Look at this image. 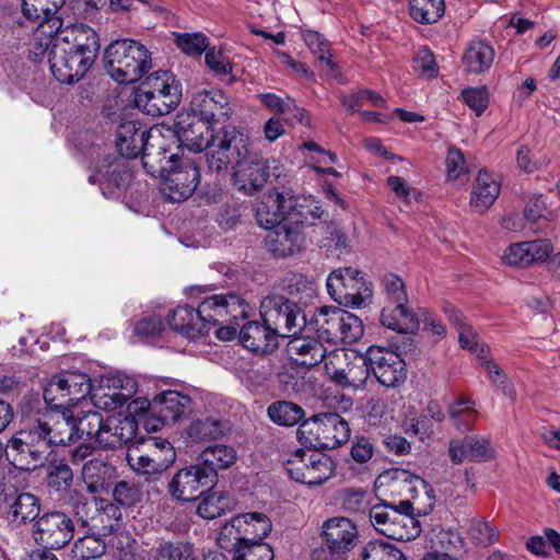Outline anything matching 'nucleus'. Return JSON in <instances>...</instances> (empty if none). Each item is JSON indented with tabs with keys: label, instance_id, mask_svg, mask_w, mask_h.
<instances>
[{
	"label": "nucleus",
	"instance_id": "nucleus-51",
	"mask_svg": "<svg viewBox=\"0 0 560 560\" xmlns=\"http://www.w3.org/2000/svg\"><path fill=\"white\" fill-rule=\"evenodd\" d=\"M126 460L130 468L138 475L159 476L160 472L155 471V466L151 463V457L148 451L143 447L141 441L128 447Z\"/></svg>",
	"mask_w": 560,
	"mask_h": 560
},
{
	"label": "nucleus",
	"instance_id": "nucleus-35",
	"mask_svg": "<svg viewBox=\"0 0 560 560\" xmlns=\"http://www.w3.org/2000/svg\"><path fill=\"white\" fill-rule=\"evenodd\" d=\"M228 422L214 417L196 419L186 428V435L194 443H203L222 438L229 431Z\"/></svg>",
	"mask_w": 560,
	"mask_h": 560
},
{
	"label": "nucleus",
	"instance_id": "nucleus-21",
	"mask_svg": "<svg viewBox=\"0 0 560 560\" xmlns=\"http://www.w3.org/2000/svg\"><path fill=\"white\" fill-rule=\"evenodd\" d=\"M268 229L270 232L266 237V246L276 257L293 256L304 247L305 236L299 226L279 221Z\"/></svg>",
	"mask_w": 560,
	"mask_h": 560
},
{
	"label": "nucleus",
	"instance_id": "nucleus-33",
	"mask_svg": "<svg viewBox=\"0 0 560 560\" xmlns=\"http://www.w3.org/2000/svg\"><path fill=\"white\" fill-rule=\"evenodd\" d=\"M198 465L208 472L211 469L213 474V482L218 479V469H226L232 466L236 460V452L232 446L224 444H214L206 447L199 454Z\"/></svg>",
	"mask_w": 560,
	"mask_h": 560
},
{
	"label": "nucleus",
	"instance_id": "nucleus-1",
	"mask_svg": "<svg viewBox=\"0 0 560 560\" xmlns=\"http://www.w3.org/2000/svg\"><path fill=\"white\" fill-rule=\"evenodd\" d=\"M98 50V36L92 27L73 24L59 30L48 54L52 75L65 84L80 81L95 62Z\"/></svg>",
	"mask_w": 560,
	"mask_h": 560
},
{
	"label": "nucleus",
	"instance_id": "nucleus-20",
	"mask_svg": "<svg viewBox=\"0 0 560 560\" xmlns=\"http://www.w3.org/2000/svg\"><path fill=\"white\" fill-rule=\"evenodd\" d=\"M135 390L136 383L130 377L108 374L101 377L97 386L93 385L91 399L97 407L115 410L122 407Z\"/></svg>",
	"mask_w": 560,
	"mask_h": 560
},
{
	"label": "nucleus",
	"instance_id": "nucleus-3",
	"mask_svg": "<svg viewBox=\"0 0 560 560\" xmlns=\"http://www.w3.org/2000/svg\"><path fill=\"white\" fill-rule=\"evenodd\" d=\"M325 210L318 200L299 197L289 191L269 194L267 202L262 201L256 210L259 225L269 228L279 221H288L302 231L304 226L314 225Z\"/></svg>",
	"mask_w": 560,
	"mask_h": 560
},
{
	"label": "nucleus",
	"instance_id": "nucleus-6",
	"mask_svg": "<svg viewBox=\"0 0 560 560\" xmlns=\"http://www.w3.org/2000/svg\"><path fill=\"white\" fill-rule=\"evenodd\" d=\"M182 98V88L170 71H155L138 86L136 106L151 116H163L174 110Z\"/></svg>",
	"mask_w": 560,
	"mask_h": 560
},
{
	"label": "nucleus",
	"instance_id": "nucleus-2",
	"mask_svg": "<svg viewBox=\"0 0 560 560\" xmlns=\"http://www.w3.org/2000/svg\"><path fill=\"white\" fill-rule=\"evenodd\" d=\"M229 148L226 141L221 142V149L211 160V172L220 173L233 166L232 180L237 190L245 195H254L261 190L271 176V162L250 150V140L243 132L232 136ZM275 164L276 161H272Z\"/></svg>",
	"mask_w": 560,
	"mask_h": 560
},
{
	"label": "nucleus",
	"instance_id": "nucleus-11",
	"mask_svg": "<svg viewBox=\"0 0 560 560\" xmlns=\"http://www.w3.org/2000/svg\"><path fill=\"white\" fill-rule=\"evenodd\" d=\"M329 295L340 305L361 307L372 296V283L353 267L332 270L326 281Z\"/></svg>",
	"mask_w": 560,
	"mask_h": 560
},
{
	"label": "nucleus",
	"instance_id": "nucleus-45",
	"mask_svg": "<svg viewBox=\"0 0 560 560\" xmlns=\"http://www.w3.org/2000/svg\"><path fill=\"white\" fill-rule=\"evenodd\" d=\"M233 560H273V551L262 541L249 542L247 537L236 538Z\"/></svg>",
	"mask_w": 560,
	"mask_h": 560
},
{
	"label": "nucleus",
	"instance_id": "nucleus-12",
	"mask_svg": "<svg viewBox=\"0 0 560 560\" xmlns=\"http://www.w3.org/2000/svg\"><path fill=\"white\" fill-rule=\"evenodd\" d=\"M260 315L281 338L300 334L306 325L303 310L283 295L264 298L260 303Z\"/></svg>",
	"mask_w": 560,
	"mask_h": 560
},
{
	"label": "nucleus",
	"instance_id": "nucleus-31",
	"mask_svg": "<svg viewBox=\"0 0 560 560\" xmlns=\"http://www.w3.org/2000/svg\"><path fill=\"white\" fill-rule=\"evenodd\" d=\"M501 191L498 179L485 170H480L474 185L470 203L478 211L489 209Z\"/></svg>",
	"mask_w": 560,
	"mask_h": 560
},
{
	"label": "nucleus",
	"instance_id": "nucleus-28",
	"mask_svg": "<svg viewBox=\"0 0 560 560\" xmlns=\"http://www.w3.org/2000/svg\"><path fill=\"white\" fill-rule=\"evenodd\" d=\"M137 432V423L130 417H108L101 433L100 446L117 448L130 442Z\"/></svg>",
	"mask_w": 560,
	"mask_h": 560
},
{
	"label": "nucleus",
	"instance_id": "nucleus-9",
	"mask_svg": "<svg viewBox=\"0 0 560 560\" xmlns=\"http://www.w3.org/2000/svg\"><path fill=\"white\" fill-rule=\"evenodd\" d=\"M50 454L42 421L19 430L7 443L5 455L16 469L32 470Z\"/></svg>",
	"mask_w": 560,
	"mask_h": 560
},
{
	"label": "nucleus",
	"instance_id": "nucleus-7",
	"mask_svg": "<svg viewBox=\"0 0 560 560\" xmlns=\"http://www.w3.org/2000/svg\"><path fill=\"white\" fill-rule=\"evenodd\" d=\"M370 521L382 535L399 541H409L421 533L420 522L412 515V504L402 500L398 505L382 502L370 509Z\"/></svg>",
	"mask_w": 560,
	"mask_h": 560
},
{
	"label": "nucleus",
	"instance_id": "nucleus-17",
	"mask_svg": "<svg viewBox=\"0 0 560 560\" xmlns=\"http://www.w3.org/2000/svg\"><path fill=\"white\" fill-rule=\"evenodd\" d=\"M189 112L213 128H220L229 126L232 107L229 96L222 90H203L194 94Z\"/></svg>",
	"mask_w": 560,
	"mask_h": 560
},
{
	"label": "nucleus",
	"instance_id": "nucleus-59",
	"mask_svg": "<svg viewBox=\"0 0 560 560\" xmlns=\"http://www.w3.org/2000/svg\"><path fill=\"white\" fill-rule=\"evenodd\" d=\"M382 288L385 294V304L408 302L405 281L396 273H386L382 278Z\"/></svg>",
	"mask_w": 560,
	"mask_h": 560
},
{
	"label": "nucleus",
	"instance_id": "nucleus-42",
	"mask_svg": "<svg viewBox=\"0 0 560 560\" xmlns=\"http://www.w3.org/2000/svg\"><path fill=\"white\" fill-rule=\"evenodd\" d=\"M302 38L318 61L324 63L330 73L336 74L338 67L332 60L330 43L324 35L313 30H306L303 31Z\"/></svg>",
	"mask_w": 560,
	"mask_h": 560
},
{
	"label": "nucleus",
	"instance_id": "nucleus-18",
	"mask_svg": "<svg viewBox=\"0 0 560 560\" xmlns=\"http://www.w3.org/2000/svg\"><path fill=\"white\" fill-rule=\"evenodd\" d=\"M248 304L237 294H215L206 298L198 306L197 312L201 323L205 324V334L208 331L207 325H217L228 316L233 319L245 317Z\"/></svg>",
	"mask_w": 560,
	"mask_h": 560
},
{
	"label": "nucleus",
	"instance_id": "nucleus-4",
	"mask_svg": "<svg viewBox=\"0 0 560 560\" xmlns=\"http://www.w3.org/2000/svg\"><path fill=\"white\" fill-rule=\"evenodd\" d=\"M174 131L180 145L189 151L203 152L207 150V165L210 171L211 160L221 149V142H230V148L233 140L232 136L241 132L234 126L213 128L212 125L207 124L190 112H182L176 115Z\"/></svg>",
	"mask_w": 560,
	"mask_h": 560
},
{
	"label": "nucleus",
	"instance_id": "nucleus-25",
	"mask_svg": "<svg viewBox=\"0 0 560 560\" xmlns=\"http://www.w3.org/2000/svg\"><path fill=\"white\" fill-rule=\"evenodd\" d=\"M491 442L488 438L466 435L463 440L453 439L448 444V455L453 464L464 460L486 462L492 458Z\"/></svg>",
	"mask_w": 560,
	"mask_h": 560
},
{
	"label": "nucleus",
	"instance_id": "nucleus-30",
	"mask_svg": "<svg viewBox=\"0 0 560 560\" xmlns=\"http://www.w3.org/2000/svg\"><path fill=\"white\" fill-rule=\"evenodd\" d=\"M2 510L10 523L21 525L32 522L38 516L40 504L34 494L22 492L10 500L7 508Z\"/></svg>",
	"mask_w": 560,
	"mask_h": 560
},
{
	"label": "nucleus",
	"instance_id": "nucleus-26",
	"mask_svg": "<svg viewBox=\"0 0 560 560\" xmlns=\"http://www.w3.org/2000/svg\"><path fill=\"white\" fill-rule=\"evenodd\" d=\"M149 130L135 120L119 124L116 131V148L120 155L135 159L148 145Z\"/></svg>",
	"mask_w": 560,
	"mask_h": 560
},
{
	"label": "nucleus",
	"instance_id": "nucleus-36",
	"mask_svg": "<svg viewBox=\"0 0 560 560\" xmlns=\"http://www.w3.org/2000/svg\"><path fill=\"white\" fill-rule=\"evenodd\" d=\"M447 412L453 427L462 433L471 431L478 418L476 402L465 396H459L452 402Z\"/></svg>",
	"mask_w": 560,
	"mask_h": 560
},
{
	"label": "nucleus",
	"instance_id": "nucleus-38",
	"mask_svg": "<svg viewBox=\"0 0 560 560\" xmlns=\"http://www.w3.org/2000/svg\"><path fill=\"white\" fill-rule=\"evenodd\" d=\"M232 527L240 529L242 525H245L244 533L246 535H253L249 542L261 541L269 535L272 529V525L267 515L258 512L245 513L235 516L231 521Z\"/></svg>",
	"mask_w": 560,
	"mask_h": 560
},
{
	"label": "nucleus",
	"instance_id": "nucleus-39",
	"mask_svg": "<svg viewBox=\"0 0 560 560\" xmlns=\"http://www.w3.org/2000/svg\"><path fill=\"white\" fill-rule=\"evenodd\" d=\"M42 427L45 429V439L50 452L52 446L70 444L75 434L72 416H66L65 412H62L60 419L55 420L52 423L42 421Z\"/></svg>",
	"mask_w": 560,
	"mask_h": 560
},
{
	"label": "nucleus",
	"instance_id": "nucleus-50",
	"mask_svg": "<svg viewBox=\"0 0 560 560\" xmlns=\"http://www.w3.org/2000/svg\"><path fill=\"white\" fill-rule=\"evenodd\" d=\"M43 397L50 409L66 410L73 407L66 386L61 382L60 374L51 377L44 388Z\"/></svg>",
	"mask_w": 560,
	"mask_h": 560
},
{
	"label": "nucleus",
	"instance_id": "nucleus-62",
	"mask_svg": "<svg viewBox=\"0 0 560 560\" xmlns=\"http://www.w3.org/2000/svg\"><path fill=\"white\" fill-rule=\"evenodd\" d=\"M141 490L130 481H119L113 490V498L115 502L121 506H132L141 500Z\"/></svg>",
	"mask_w": 560,
	"mask_h": 560
},
{
	"label": "nucleus",
	"instance_id": "nucleus-56",
	"mask_svg": "<svg viewBox=\"0 0 560 560\" xmlns=\"http://www.w3.org/2000/svg\"><path fill=\"white\" fill-rule=\"evenodd\" d=\"M154 560H196V556L191 545L167 541L156 548Z\"/></svg>",
	"mask_w": 560,
	"mask_h": 560
},
{
	"label": "nucleus",
	"instance_id": "nucleus-8",
	"mask_svg": "<svg viewBox=\"0 0 560 560\" xmlns=\"http://www.w3.org/2000/svg\"><path fill=\"white\" fill-rule=\"evenodd\" d=\"M350 432L348 422L340 415L324 412L302 421L296 434L306 447L334 450L349 440Z\"/></svg>",
	"mask_w": 560,
	"mask_h": 560
},
{
	"label": "nucleus",
	"instance_id": "nucleus-32",
	"mask_svg": "<svg viewBox=\"0 0 560 560\" xmlns=\"http://www.w3.org/2000/svg\"><path fill=\"white\" fill-rule=\"evenodd\" d=\"M494 49L485 40H471L463 56L465 69L475 74L489 70L494 61Z\"/></svg>",
	"mask_w": 560,
	"mask_h": 560
},
{
	"label": "nucleus",
	"instance_id": "nucleus-14",
	"mask_svg": "<svg viewBox=\"0 0 560 560\" xmlns=\"http://www.w3.org/2000/svg\"><path fill=\"white\" fill-rule=\"evenodd\" d=\"M74 534L72 520L60 511L42 515L33 525V537L45 549H60L67 546Z\"/></svg>",
	"mask_w": 560,
	"mask_h": 560
},
{
	"label": "nucleus",
	"instance_id": "nucleus-46",
	"mask_svg": "<svg viewBox=\"0 0 560 560\" xmlns=\"http://www.w3.org/2000/svg\"><path fill=\"white\" fill-rule=\"evenodd\" d=\"M75 435L78 438L95 439L100 444L101 433L104 431L105 420L102 413L94 410H86L73 421Z\"/></svg>",
	"mask_w": 560,
	"mask_h": 560
},
{
	"label": "nucleus",
	"instance_id": "nucleus-52",
	"mask_svg": "<svg viewBox=\"0 0 560 560\" xmlns=\"http://www.w3.org/2000/svg\"><path fill=\"white\" fill-rule=\"evenodd\" d=\"M362 560H407V558L395 545L384 540H372L364 546Z\"/></svg>",
	"mask_w": 560,
	"mask_h": 560
},
{
	"label": "nucleus",
	"instance_id": "nucleus-13",
	"mask_svg": "<svg viewBox=\"0 0 560 560\" xmlns=\"http://www.w3.org/2000/svg\"><path fill=\"white\" fill-rule=\"evenodd\" d=\"M365 362L372 376L387 388L402 385L408 375L407 364L395 351L384 347L371 346L365 351Z\"/></svg>",
	"mask_w": 560,
	"mask_h": 560
},
{
	"label": "nucleus",
	"instance_id": "nucleus-16",
	"mask_svg": "<svg viewBox=\"0 0 560 560\" xmlns=\"http://www.w3.org/2000/svg\"><path fill=\"white\" fill-rule=\"evenodd\" d=\"M207 471L198 464L178 470L168 482V492L177 501L197 500L214 485L212 470Z\"/></svg>",
	"mask_w": 560,
	"mask_h": 560
},
{
	"label": "nucleus",
	"instance_id": "nucleus-61",
	"mask_svg": "<svg viewBox=\"0 0 560 560\" xmlns=\"http://www.w3.org/2000/svg\"><path fill=\"white\" fill-rule=\"evenodd\" d=\"M462 98L476 116H481L489 104V92L486 86L467 88L462 91Z\"/></svg>",
	"mask_w": 560,
	"mask_h": 560
},
{
	"label": "nucleus",
	"instance_id": "nucleus-41",
	"mask_svg": "<svg viewBox=\"0 0 560 560\" xmlns=\"http://www.w3.org/2000/svg\"><path fill=\"white\" fill-rule=\"evenodd\" d=\"M269 419L282 427H293L301 423L305 412L301 406L288 400H278L267 408Z\"/></svg>",
	"mask_w": 560,
	"mask_h": 560
},
{
	"label": "nucleus",
	"instance_id": "nucleus-40",
	"mask_svg": "<svg viewBox=\"0 0 560 560\" xmlns=\"http://www.w3.org/2000/svg\"><path fill=\"white\" fill-rule=\"evenodd\" d=\"M341 311L339 307H323L315 314L316 331L319 340L330 345L338 342Z\"/></svg>",
	"mask_w": 560,
	"mask_h": 560
},
{
	"label": "nucleus",
	"instance_id": "nucleus-57",
	"mask_svg": "<svg viewBox=\"0 0 560 560\" xmlns=\"http://www.w3.org/2000/svg\"><path fill=\"white\" fill-rule=\"evenodd\" d=\"M338 342L353 343L363 336L362 320L354 314L342 310L340 314Z\"/></svg>",
	"mask_w": 560,
	"mask_h": 560
},
{
	"label": "nucleus",
	"instance_id": "nucleus-58",
	"mask_svg": "<svg viewBox=\"0 0 560 560\" xmlns=\"http://www.w3.org/2000/svg\"><path fill=\"white\" fill-rule=\"evenodd\" d=\"M177 47L188 56H201L209 47L202 33H174Z\"/></svg>",
	"mask_w": 560,
	"mask_h": 560
},
{
	"label": "nucleus",
	"instance_id": "nucleus-43",
	"mask_svg": "<svg viewBox=\"0 0 560 560\" xmlns=\"http://www.w3.org/2000/svg\"><path fill=\"white\" fill-rule=\"evenodd\" d=\"M444 12V0H409V14L418 23H436Z\"/></svg>",
	"mask_w": 560,
	"mask_h": 560
},
{
	"label": "nucleus",
	"instance_id": "nucleus-29",
	"mask_svg": "<svg viewBox=\"0 0 560 560\" xmlns=\"http://www.w3.org/2000/svg\"><path fill=\"white\" fill-rule=\"evenodd\" d=\"M170 328L188 339H195L205 334V324L201 323L197 310L188 305H179L167 316Z\"/></svg>",
	"mask_w": 560,
	"mask_h": 560
},
{
	"label": "nucleus",
	"instance_id": "nucleus-49",
	"mask_svg": "<svg viewBox=\"0 0 560 560\" xmlns=\"http://www.w3.org/2000/svg\"><path fill=\"white\" fill-rule=\"evenodd\" d=\"M327 375L337 384H342L346 377L347 365H349V354L342 348L327 349V354L323 360Z\"/></svg>",
	"mask_w": 560,
	"mask_h": 560
},
{
	"label": "nucleus",
	"instance_id": "nucleus-44",
	"mask_svg": "<svg viewBox=\"0 0 560 560\" xmlns=\"http://www.w3.org/2000/svg\"><path fill=\"white\" fill-rule=\"evenodd\" d=\"M60 377L63 386H66L67 394H69L72 406L84 400L88 395L92 396L93 385L88 374L67 371L60 373Z\"/></svg>",
	"mask_w": 560,
	"mask_h": 560
},
{
	"label": "nucleus",
	"instance_id": "nucleus-48",
	"mask_svg": "<svg viewBox=\"0 0 560 560\" xmlns=\"http://www.w3.org/2000/svg\"><path fill=\"white\" fill-rule=\"evenodd\" d=\"M322 247L327 252L349 253L351 249L350 238L339 223L331 221L325 225Z\"/></svg>",
	"mask_w": 560,
	"mask_h": 560
},
{
	"label": "nucleus",
	"instance_id": "nucleus-5",
	"mask_svg": "<svg viewBox=\"0 0 560 560\" xmlns=\"http://www.w3.org/2000/svg\"><path fill=\"white\" fill-rule=\"evenodd\" d=\"M104 65L112 79L120 84L139 81L151 68V52L133 39L112 42L104 52Z\"/></svg>",
	"mask_w": 560,
	"mask_h": 560
},
{
	"label": "nucleus",
	"instance_id": "nucleus-24",
	"mask_svg": "<svg viewBox=\"0 0 560 560\" xmlns=\"http://www.w3.org/2000/svg\"><path fill=\"white\" fill-rule=\"evenodd\" d=\"M285 351L289 359L296 365L313 368L323 362L327 348L313 336H291Z\"/></svg>",
	"mask_w": 560,
	"mask_h": 560
},
{
	"label": "nucleus",
	"instance_id": "nucleus-34",
	"mask_svg": "<svg viewBox=\"0 0 560 560\" xmlns=\"http://www.w3.org/2000/svg\"><path fill=\"white\" fill-rule=\"evenodd\" d=\"M164 147L147 145L141 152V163L144 171L152 177L163 178L179 158L176 154H167Z\"/></svg>",
	"mask_w": 560,
	"mask_h": 560
},
{
	"label": "nucleus",
	"instance_id": "nucleus-27",
	"mask_svg": "<svg viewBox=\"0 0 560 560\" xmlns=\"http://www.w3.org/2000/svg\"><path fill=\"white\" fill-rule=\"evenodd\" d=\"M380 320L384 327L400 334H415L420 326L418 317L408 307V302L385 304Z\"/></svg>",
	"mask_w": 560,
	"mask_h": 560
},
{
	"label": "nucleus",
	"instance_id": "nucleus-10",
	"mask_svg": "<svg viewBox=\"0 0 560 560\" xmlns=\"http://www.w3.org/2000/svg\"><path fill=\"white\" fill-rule=\"evenodd\" d=\"M291 479L310 487L320 486L336 471L334 459L327 454L298 448L283 463Z\"/></svg>",
	"mask_w": 560,
	"mask_h": 560
},
{
	"label": "nucleus",
	"instance_id": "nucleus-54",
	"mask_svg": "<svg viewBox=\"0 0 560 560\" xmlns=\"http://www.w3.org/2000/svg\"><path fill=\"white\" fill-rule=\"evenodd\" d=\"M106 551V545L95 535H84L80 537L73 546L72 552L78 560H91L103 556Z\"/></svg>",
	"mask_w": 560,
	"mask_h": 560
},
{
	"label": "nucleus",
	"instance_id": "nucleus-47",
	"mask_svg": "<svg viewBox=\"0 0 560 560\" xmlns=\"http://www.w3.org/2000/svg\"><path fill=\"white\" fill-rule=\"evenodd\" d=\"M97 506L96 513L91 517L92 527L98 528L104 533L115 530L122 516L120 509L116 504L105 500H100Z\"/></svg>",
	"mask_w": 560,
	"mask_h": 560
},
{
	"label": "nucleus",
	"instance_id": "nucleus-15",
	"mask_svg": "<svg viewBox=\"0 0 560 560\" xmlns=\"http://www.w3.org/2000/svg\"><path fill=\"white\" fill-rule=\"evenodd\" d=\"M200 182L197 163L188 158H179L162 178L163 195L174 202L188 199Z\"/></svg>",
	"mask_w": 560,
	"mask_h": 560
},
{
	"label": "nucleus",
	"instance_id": "nucleus-19",
	"mask_svg": "<svg viewBox=\"0 0 560 560\" xmlns=\"http://www.w3.org/2000/svg\"><path fill=\"white\" fill-rule=\"evenodd\" d=\"M358 528L347 517H332L323 525V540L331 560L343 559L358 542Z\"/></svg>",
	"mask_w": 560,
	"mask_h": 560
},
{
	"label": "nucleus",
	"instance_id": "nucleus-55",
	"mask_svg": "<svg viewBox=\"0 0 560 560\" xmlns=\"http://www.w3.org/2000/svg\"><path fill=\"white\" fill-rule=\"evenodd\" d=\"M469 538L477 546L488 547L499 539V530L483 518H474L469 522Z\"/></svg>",
	"mask_w": 560,
	"mask_h": 560
},
{
	"label": "nucleus",
	"instance_id": "nucleus-63",
	"mask_svg": "<svg viewBox=\"0 0 560 560\" xmlns=\"http://www.w3.org/2000/svg\"><path fill=\"white\" fill-rule=\"evenodd\" d=\"M73 474L69 465L58 463L50 466L47 476L48 486L57 491L65 490L70 487Z\"/></svg>",
	"mask_w": 560,
	"mask_h": 560
},
{
	"label": "nucleus",
	"instance_id": "nucleus-23",
	"mask_svg": "<svg viewBox=\"0 0 560 560\" xmlns=\"http://www.w3.org/2000/svg\"><path fill=\"white\" fill-rule=\"evenodd\" d=\"M150 410L164 423L176 422L192 409L191 398L177 390H164L149 402Z\"/></svg>",
	"mask_w": 560,
	"mask_h": 560
},
{
	"label": "nucleus",
	"instance_id": "nucleus-22",
	"mask_svg": "<svg viewBox=\"0 0 560 560\" xmlns=\"http://www.w3.org/2000/svg\"><path fill=\"white\" fill-rule=\"evenodd\" d=\"M281 337L264 320H250L244 324L238 331L242 346L256 354H270L279 347Z\"/></svg>",
	"mask_w": 560,
	"mask_h": 560
},
{
	"label": "nucleus",
	"instance_id": "nucleus-37",
	"mask_svg": "<svg viewBox=\"0 0 560 560\" xmlns=\"http://www.w3.org/2000/svg\"><path fill=\"white\" fill-rule=\"evenodd\" d=\"M143 447L147 448L148 455L151 457V463L155 466V471L160 475L171 467L176 459V452L165 439L158 436H149L141 441Z\"/></svg>",
	"mask_w": 560,
	"mask_h": 560
},
{
	"label": "nucleus",
	"instance_id": "nucleus-60",
	"mask_svg": "<svg viewBox=\"0 0 560 560\" xmlns=\"http://www.w3.org/2000/svg\"><path fill=\"white\" fill-rule=\"evenodd\" d=\"M18 494V475L15 470L0 467V509H5L8 502Z\"/></svg>",
	"mask_w": 560,
	"mask_h": 560
},
{
	"label": "nucleus",
	"instance_id": "nucleus-53",
	"mask_svg": "<svg viewBox=\"0 0 560 560\" xmlns=\"http://www.w3.org/2000/svg\"><path fill=\"white\" fill-rule=\"evenodd\" d=\"M231 505V499L224 493L213 492L206 498L197 506V513L202 518L213 520L224 514Z\"/></svg>",
	"mask_w": 560,
	"mask_h": 560
},
{
	"label": "nucleus",
	"instance_id": "nucleus-64",
	"mask_svg": "<svg viewBox=\"0 0 560 560\" xmlns=\"http://www.w3.org/2000/svg\"><path fill=\"white\" fill-rule=\"evenodd\" d=\"M103 176L106 182L120 188L128 185L132 174L126 162L114 160L108 164L107 170Z\"/></svg>",
	"mask_w": 560,
	"mask_h": 560
}]
</instances>
